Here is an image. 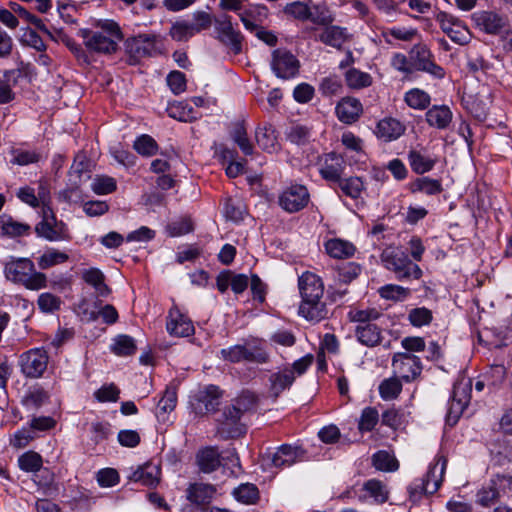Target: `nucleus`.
I'll use <instances>...</instances> for the list:
<instances>
[{
  "label": "nucleus",
  "mask_w": 512,
  "mask_h": 512,
  "mask_svg": "<svg viewBox=\"0 0 512 512\" xmlns=\"http://www.w3.org/2000/svg\"><path fill=\"white\" fill-rule=\"evenodd\" d=\"M298 287L302 302L299 314L310 321H320L327 314L326 306L321 298L324 285L319 276L312 272H304L298 279Z\"/></svg>",
  "instance_id": "1"
},
{
  "label": "nucleus",
  "mask_w": 512,
  "mask_h": 512,
  "mask_svg": "<svg viewBox=\"0 0 512 512\" xmlns=\"http://www.w3.org/2000/svg\"><path fill=\"white\" fill-rule=\"evenodd\" d=\"M97 28L79 31L86 48L95 53H114L118 48V42L123 38L119 25L115 21L104 20L97 24Z\"/></svg>",
  "instance_id": "2"
},
{
  "label": "nucleus",
  "mask_w": 512,
  "mask_h": 512,
  "mask_svg": "<svg viewBox=\"0 0 512 512\" xmlns=\"http://www.w3.org/2000/svg\"><path fill=\"white\" fill-rule=\"evenodd\" d=\"M3 272L7 280L21 284L29 290L47 287L46 275L36 271L34 263L29 258L10 256L4 264Z\"/></svg>",
  "instance_id": "3"
},
{
  "label": "nucleus",
  "mask_w": 512,
  "mask_h": 512,
  "mask_svg": "<svg viewBox=\"0 0 512 512\" xmlns=\"http://www.w3.org/2000/svg\"><path fill=\"white\" fill-rule=\"evenodd\" d=\"M252 403L251 397L243 395L224 408L221 417L217 419V433L222 439L236 438L245 432L240 419Z\"/></svg>",
  "instance_id": "4"
},
{
  "label": "nucleus",
  "mask_w": 512,
  "mask_h": 512,
  "mask_svg": "<svg viewBox=\"0 0 512 512\" xmlns=\"http://www.w3.org/2000/svg\"><path fill=\"white\" fill-rule=\"evenodd\" d=\"M380 258L383 266L392 271L399 281L418 280L422 277L421 268L413 263L408 255L399 248L388 247L384 249Z\"/></svg>",
  "instance_id": "5"
},
{
  "label": "nucleus",
  "mask_w": 512,
  "mask_h": 512,
  "mask_svg": "<svg viewBox=\"0 0 512 512\" xmlns=\"http://www.w3.org/2000/svg\"><path fill=\"white\" fill-rule=\"evenodd\" d=\"M472 381L469 378L458 380L453 386V393L446 415L448 424L454 425L459 420L471 398Z\"/></svg>",
  "instance_id": "6"
},
{
  "label": "nucleus",
  "mask_w": 512,
  "mask_h": 512,
  "mask_svg": "<svg viewBox=\"0 0 512 512\" xmlns=\"http://www.w3.org/2000/svg\"><path fill=\"white\" fill-rule=\"evenodd\" d=\"M409 58L413 71L428 73L436 79L444 78V68L434 61V55L425 44H415L409 51Z\"/></svg>",
  "instance_id": "7"
},
{
  "label": "nucleus",
  "mask_w": 512,
  "mask_h": 512,
  "mask_svg": "<svg viewBox=\"0 0 512 512\" xmlns=\"http://www.w3.org/2000/svg\"><path fill=\"white\" fill-rule=\"evenodd\" d=\"M48 354L43 348H33L19 357L21 372L28 378H39L47 369Z\"/></svg>",
  "instance_id": "8"
},
{
  "label": "nucleus",
  "mask_w": 512,
  "mask_h": 512,
  "mask_svg": "<svg viewBox=\"0 0 512 512\" xmlns=\"http://www.w3.org/2000/svg\"><path fill=\"white\" fill-rule=\"evenodd\" d=\"M221 391L215 385H208L190 397V406L195 415L203 416L216 411L220 404Z\"/></svg>",
  "instance_id": "9"
},
{
  "label": "nucleus",
  "mask_w": 512,
  "mask_h": 512,
  "mask_svg": "<svg viewBox=\"0 0 512 512\" xmlns=\"http://www.w3.org/2000/svg\"><path fill=\"white\" fill-rule=\"evenodd\" d=\"M379 313L376 310L358 311L354 315V321L365 322L366 320L377 319ZM358 341L368 347H373L380 342V329L373 323H363L356 327Z\"/></svg>",
  "instance_id": "10"
},
{
  "label": "nucleus",
  "mask_w": 512,
  "mask_h": 512,
  "mask_svg": "<svg viewBox=\"0 0 512 512\" xmlns=\"http://www.w3.org/2000/svg\"><path fill=\"white\" fill-rule=\"evenodd\" d=\"M216 38L226 46H229L234 54L242 51L243 36L239 30H236L232 24L231 16L222 15L214 20Z\"/></svg>",
  "instance_id": "11"
},
{
  "label": "nucleus",
  "mask_w": 512,
  "mask_h": 512,
  "mask_svg": "<svg viewBox=\"0 0 512 512\" xmlns=\"http://www.w3.org/2000/svg\"><path fill=\"white\" fill-rule=\"evenodd\" d=\"M390 489L380 479L371 478L363 482L358 490L357 499L363 504L382 505L389 500Z\"/></svg>",
  "instance_id": "12"
},
{
  "label": "nucleus",
  "mask_w": 512,
  "mask_h": 512,
  "mask_svg": "<svg viewBox=\"0 0 512 512\" xmlns=\"http://www.w3.org/2000/svg\"><path fill=\"white\" fill-rule=\"evenodd\" d=\"M442 31L455 43L465 45L470 41V32L467 26L455 16L446 12H439L436 16Z\"/></svg>",
  "instance_id": "13"
},
{
  "label": "nucleus",
  "mask_w": 512,
  "mask_h": 512,
  "mask_svg": "<svg viewBox=\"0 0 512 512\" xmlns=\"http://www.w3.org/2000/svg\"><path fill=\"white\" fill-rule=\"evenodd\" d=\"M299 66V61L290 51L276 49L272 52L271 68L277 77L293 78L298 74Z\"/></svg>",
  "instance_id": "14"
},
{
  "label": "nucleus",
  "mask_w": 512,
  "mask_h": 512,
  "mask_svg": "<svg viewBox=\"0 0 512 512\" xmlns=\"http://www.w3.org/2000/svg\"><path fill=\"white\" fill-rule=\"evenodd\" d=\"M310 199L307 188L303 185H291L279 196V205L287 212L294 213L307 206Z\"/></svg>",
  "instance_id": "15"
},
{
  "label": "nucleus",
  "mask_w": 512,
  "mask_h": 512,
  "mask_svg": "<svg viewBox=\"0 0 512 512\" xmlns=\"http://www.w3.org/2000/svg\"><path fill=\"white\" fill-rule=\"evenodd\" d=\"M394 373L406 382L414 380L422 370L420 359L408 353H396L392 360Z\"/></svg>",
  "instance_id": "16"
},
{
  "label": "nucleus",
  "mask_w": 512,
  "mask_h": 512,
  "mask_svg": "<svg viewBox=\"0 0 512 512\" xmlns=\"http://www.w3.org/2000/svg\"><path fill=\"white\" fill-rule=\"evenodd\" d=\"M437 465L431 467L424 478L415 479L408 487L410 499L420 500L423 494H434L441 485V478L436 476Z\"/></svg>",
  "instance_id": "17"
},
{
  "label": "nucleus",
  "mask_w": 512,
  "mask_h": 512,
  "mask_svg": "<svg viewBox=\"0 0 512 512\" xmlns=\"http://www.w3.org/2000/svg\"><path fill=\"white\" fill-rule=\"evenodd\" d=\"M167 332L175 337H188L194 334V325L188 316L183 314L178 307L169 310L166 321Z\"/></svg>",
  "instance_id": "18"
},
{
  "label": "nucleus",
  "mask_w": 512,
  "mask_h": 512,
  "mask_svg": "<svg viewBox=\"0 0 512 512\" xmlns=\"http://www.w3.org/2000/svg\"><path fill=\"white\" fill-rule=\"evenodd\" d=\"M304 457V451L298 446L281 445L273 454L264 458L267 464L276 468L289 467Z\"/></svg>",
  "instance_id": "19"
},
{
  "label": "nucleus",
  "mask_w": 512,
  "mask_h": 512,
  "mask_svg": "<svg viewBox=\"0 0 512 512\" xmlns=\"http://www.w3.org/2000/svg\"><path fill=\"white\" fill-rule=\"evenodd\" d=\"M35 232L39 237L51 242L61 241L68 237L66 224L62 221H57V219L50 221L48 219L41 220L36 225Z\"/></svg>",
  "instance_id": "20"
},
{
  "label": "nucleus",
  "mask_w": 512,
  "mask_h": 512,
  "mask_svg": "<svg viewBox=\"0 0 512 512\" xmlns=\"http://www.w3.org/2000/svg\"><path fill=\"white\" fill-rule=\"evenodd\" d=\"M160 467L157 464L148 462L139 466L129 476V480L138 482L145 486H155L160 480Z\"/></svg>",
  "instance_id": "21"
},
{
  "label": "nucleus",
  "mask_w": 512,
  "mask_h": 512,
  "mask_svg": "<svg viewBox=\"0 0 512 512\" xmlns=\"http://www.w3.org/2000/svg\"><path fill=\"white\" fill-rule=\"evenodd\" d=\"M127 47L136 58L151 56L156 50L155 36L149 34L137 35L128 40Z\"/></svg>",
  "instance_id": "22"
},
{
  "label": "nucleus",
  "mask_w": 512,
  "mask_h": 512,
  "mask_svg": "<svg viewBox=\"0 0 512 512\" xmlns=\"http://www.w3.org/2000/svg\"><path fill=\"white\" fill-rule=\"evenodd\" d=\"M294 381V373L288 367L274 372L269 376V393L277 398L283 391L289 389Z\"/></svg>",
  "instance_id": "23"
},
{
  "label": "nucleus",
  "mask_w": 512,
  "mask_h": 512,
  "mask_svg": "<svg viewBox=\"0 0 512 512\" xmlns=\"http://www.w3.org/2000/svg\"><path fill=\"white\" fill-rule=\"evenodd\" d=\"M405 132V125L399 120L386 117L380 120L376 127V135L384 141H393L398 139Z\"/></svg>",
  "instance_id": "24"
},
{
  "label": "nucleus",
  "mask_w": 512,
  "mask_h": 512,
  "mask_svg": "<svg viewBox=\"0 0 512 512\" xmlns=\"http://www.w3.org/2000/svg\"><path fill=\"white\" fill-rule=\"evenodd\" d=\"M429 126L437 129H446L450 125L453 114L446 105H434L425 114Z\"/></svg>",
  "instance_id": "25"
},
{
  "label": "nucleus",
  "mask_w": 512,
  "mask_h": 512,
  "mask_svg": "<svg viewBox=\"0 0 512 512\" xmlns=\"http://www.w3.org/2000/svg\"><path fill=\"white\" fill-rule=\"evenodd\" d=\"M475 21L481 29L490 34L499 33L506 24L505 18L490 11L475 14Z\"/></svg>",
  "instance_id": "26"
},
{
  "label": "nucleus",
  "mask_w": 512,
  "mask_h": 512,
  "mask_svg": "<svg viewBox=\"0 0 512 512\" xmlns=\"http://www.w3.org/2000/svg\"><path fill=\"white\" fill-rule=\"evenodd\" d=\"M343 171L344 160L342 156L336 153H329L325 156L324 162L320 168V173L323 178L331 181L339 180Z\"/></svg>",
  "instance_id": "27"
},
{
  "label": "nucleus",
  "mask_w": 512,
  "mask_h": 512,
  "mask_svg": "<svg viewBox=\"0 0 512 512\" xmlns=\"http://www.w3.org/2000/svg\"><path fill=\"white\" fill-rule=\"evenodd\" d=\"M371 464L377 470L385 473L396 472L399 467V461L393 452L379 450L371 456Z\"/></svg>",
  "instance_id": "28"
},
{
  "label": "nucleus",
  "mask_w": 512,
  "mask_h": 512,
  "mask_svg": "<svg viewBox=\"0 0 512 512\" xmlns=\"http://www.w3.org/2000/svg\"><path fill=\"white\" fill-rule=\"evenodd\" d=\"M216 489L213 485L193 483L187 488V499L196 505L208 504L214 496Z\"/></svg>",
  "instance_id": "29"
},
{
  "label": "nucleus",
  "mask_w": 512,
  "mask_h": 512,
  "mask_svg": "<svg viewBox=\"0 0 512 512\" xmlns=\"http://www.w3.org/2000/svg\"><path fill=\"white\" fill-rule=\"evenodd\" d=\"M352 281V266L351 263L347 265H336L335 275L332 289L339 297L346 295L349 292V285Z\"/></svg>",
  "instance_id": "30"
},
{
  "label": "nucleus",
  "mask_w": 512,
  "mask_h": 512,
  "mask_svg": "<svg viewBox=\"0 0 512 512\" xmlns=\"http://www.w3.org/2000/svg\"><path fill=\"white\" fill-rule=\"evenodd\" d=\"M408 160L411 169L417 174H424L431 171L437 159L421 150H411L408 153Z\"/></svg>",
  "instance_id": "31"
},
{
  "label": "nucleus",
  "mask_w": 512,
  "mask_h": 512,
  "mask_svg": "<svg viewBox=\"0 0 512 512\" xmlns=\"http://www.w3.org/2000/svg\"><path fill=\"white\" fill-rule=\"evenodd\" d=\"M268 16V9L263 5L250 7L239 14L244 27L249 31H254L261 27L260 23Z\"/></svg>",
  "instance_id": "32"
},
{
  "label": "nucleus",
  "mask_w": 512,
  "mask_h": 512,
  "mask_svg": "<svg viewBox=\"0 0 512 512\" xmlns=\"http://www.w3.org/2000/svg\"><path fill=\"white\" fill-rule=\"evenodd\" d=\"M326 253L334 259H347L352 255V244L340 238H330L324 243Z\"/></svg>",
  "instance_id": "33"
},
{
  "label": "nucleus",
  "mask_w": 512,
  "mask_h": 512,
  "mask_svg": "<svg viewBox=\"0 0 512 512\" xmlns=\"http://www.w3.org/2000/svg\"><path fill=\"white\" fill-rule=\"evenodd\" d=\"M255 138L258 146L268 153H273L278 149L277 136L272 126L257 128Z\"/></svg>",
  "instance_id": "34"
},
{
  "label": "nucleus",
  "mask_w": 512,
  "mask_h": 512,
  "mask_svg": "<svg viewBox=\"0 0 512 512\" xmlns=\"http://www.w3.org/2000/svg\"><path fill=\"white\" fill-rule=\"evenodd\" d=\"M243 347L244 361L258 364L267 363L269 361V354L264 349L260 340L247 341L245 344H243Z\"/></svg>",
  "instance_id": "35"
},
{
  "label": "nucleus",
  "mask_w": 512,
  "mask_h": 512,
  "mask_svg": "<svg viewBox=\"0 0 512 512\" xmlns=\"http://www.w3.org/2000/svg\"><path fill=\"white\" fill-rule=\"evenodd\" d=\"M412 193H423L428 196L440 194L443 191L442 183L438 179L420 177L410 184Z\"/></svg>",
  "instance_id": "36"
},
{
  "label": "nucleus",
  "mask_w": 512,
  "mask_h": 512,
  "mask_svg": "<svg viewBox=\"0 0 512 512\" xmlns=\"http://www.w3.org/2000/svg\"><path fill=\"white\" fill-rule=\"evenodd\" d=\"M1 229L2 233L9 237L29 235L31 231L30 225L19 222L9 215L1 216Z\"/></svg>",
  "instance_id": "37"
},
{
  "label": "nucleus",
  "mask_w": 512,
  "mask_h": 512,
  "mask_svg": "<svg viewBox=\"0 0 512 512\" xmlns=\"http://www.w3.org/2000/svg\"><path fill=\"white\" fill-rule=\"evenodd\" d=\"M197 463L204 473L215 471L220 465L219 453L215 448L208 447L197 454Z\"/></svg>",
  "instance_id": "38"
},
{
  "label": "nucleus",
  "mask_w": 512,
  "mask_h": 512,
  "mask_svg": "<svg viewBox=\"0 0 512 512\" xmlns=\"http://www.w3.org/2000/svg\"><path fill=\"white\" fill-rule=\"evenodd\" d=\"M82 279L92 287L99 296L105 297L109 294L110 290L104 283L105 276L97 268L86 269L82 272Z\"/></svg>",
  "instance_id": "39"
},
{
  "label": "nucleus",
  "mask_w": 512,
  "mask_h": 512,
  "mask_svg": "<svg viewBox=\"0 0 512 512\" xmlns=\"http://www.w3.org/2000/svg\"><path fill=\"white\" fill-rule=\"evenodd\" d=\"M168 116L181 122H192L197 118L196 112L186 102H174L167 107Z\"/></svg>",
  "instance_id": "40"
},
{
  "label": "nucleus",
  "mask_w": 512,
  "mask_h": 512,
  "mask_svg": "<svg viewBox=\"0 0 512 512\" xmlns=\"http://www.w3.org/2000/svg\"><path fill=\"white\" fill-rule=\"evenodd\" d=\"M319 39L330 46L341 48L347 39L346 30L338 26H329L324 28L319 34Z\"/></svg>",
  "instance_id": "41"
},
{
  "label": "nucleus",
  "mask_w": 512,
  "mask_h": 512,
  "mask_svg": "<svg viewBox=\"0 0 512 512\" xmlns=\"http://www.w3.org/2000/svg\"><path fill=\"white\" fill-rule=\"evenodd\" d=\"M404 101L412 109L424 110L430 105L431 97L424 90L413 88L405 93Z\"/></svg>",
  "instance_id": "42"
},
{
  "label": "nucleus",
  "mask_w": 512,
  "mask_h": 512,
  "mask_svg": "<svg viewBox=\"0 0 512 512\" xmlns=\"http://www.w3.org/2000/svg\"><path fill=\"white\" fill-rule=\"evenodd\" d=\"M378 293L385 300L404 301L411 295V290L396 284H386L378 289Z\"/></svg>",
  "instance_id": "43"
},
{
  "label": "nucleus",
  "mask_w": 512,
  "mask_h": 512,
  "mask_svg": "<svg viewBox=\"0 0 512 512\" xmlns=\"http://www.w3.org/2000/svg\"><path fill=\"white\" fill-rule=\"evenodd\" d=\"M231 138L245 155L253 154L254 148L247 136V131L243 123L238 122L234 125L231 131Z\"/></svg>",
  "instance_id": "44"
},
{
  "label": "nucleus",
  "mask_w": 512,
  "mask_h": 512,
  "mask_svg": "<svg viewBox=\"0 0 512 512\" xmlns=\"http://www.w3.org/2000/svg\"><path fill=\"white\" fill-rule=\"evenodd\" d=\"M407 320L416 328L427 326L433 320V312L426 307L412 308L408 312Z\"/></svg>",
  "instance_id": "45"
},
{
  "label": "nucleus",
  "mask_w": 512,
  "mask_h": 512,
  "mask_svg": "<svg viewBox=\"0 0 512 512\" xmlns=\"http://www.w3.org/2000/svg\"><path fill=\"white\" fill-rule=\"evenodd\" d=\"M68 259L69 256L65 252L50 248L38 258V266L41 269H48L52 266L62 264Z\"/></svg>",
  "instance_id": "46"
},
{
  "label": "nucleus",
  "mask_w": 512,
  "mask_h": 512,
  "mask_svg": "<svg viewBox=\"0 0 512 512\" xmlns=\"http://www.w3.org/2000/svg\"><path fill=\"white\" fill-rule=\"evenodd\" d=\"M233 496L237 501L249 505L254 504L258 500L259 491L256 485L245 483L234 489Z\"/></svg>",
  "instance_id": "47"
},
{
  "label": "nucleus",
  "mask_w": 512,
  "mask_h": 512,
  "mask_svg": "<svg viewBox=\"0 0 512 512\" xmlns=\"http://www.w3.org/2000/svg\"><path fill=\"white\" fill-rule=\"evenodd\" d=\"M133 148L138 154L150 157L157 153L158 144L150 135L143 134L136 138Z\"/></svg>",
  "instance_id": "48"
},
{
  "label": "nucleus",
  "mask_w": 512,
  "mask_h": 512,
  "mask_svg": "<svg viewBox=\"0 0 512 512\" xmlns=\"http://www.w3.org/2000/svg\"><path fill=\"white\" fill-rule=\"evenodd\" d=\"M18 464L21 470L36 473L41 470L43 461L38 453L29 451L19 457Z\"/></svg>",
  "instance_id": "49"
},
{
  "label": "nucleus",
  "mask_w": 512,
  "mask_h": 512,
  "mask_svg": "<svg viewBox=\"0 0 512 512\" xmlns=\"http://www.w3.org/2000/svg\"><path fill=\"white\" fill-rule=\"evenodd\" d=\"M112 351L119 356H129L136 352L134 339L128 335H119L114 339Z\"/></svg>",
  "instance_id": "50"
},
{
  "label": "nucleus",
  "mask_w": 512,
  "mask_h": 512,
  "mask_svg": "<svg viewBox=\"0 0 512 512\" xmlns=\"http://www.w3.org/2000/svg\"><path fill=\"white\" fill-rule=\"evenodd\" d=\"M11 9L18 14L19 17L25 19L27 22L34 25L40 31L46 33L53 38L52 31L44 24L43 20L35 16L34 14L27 11L24 7L17 3L11 4Z\"/></svg>",
  "instance_id": "51"
},
{
  "label": "nucleus",
  "mask_w": 512,
  "mask_h": 512,
  "mask_svg": "<svg viewBox=\"0 0 512 512\" xmlns=\"http://www.w3.org/2000/svg\"><path fill=\"white\" fill-rule=\"evenodd\" d=\"M402 390V384L396 377L385 379L379 385V393L383 400L397 398Z\"/></svg>",
  "instance_id": "52"
},
{
  "label": "nucleus",
  "mask_w": 512,
  "mask_h": 512,
  "mask_svg": "<svg viewBox=\"0 0 512 512\" xmlns=\"http://www.w3.org/2000/svg\"><path fill=\"white\" fill-rule=\"evenodd\" d=\"M116 188V180L106 175L96 176L91 183L92 191L98 195L110 194L114 192Z\"/></svg>",
  "instance_id": "53"
},
{
  "label": "nucleus",
  "mask_w": 512,
  "mask_h": 512,
  "mask_svg": "<svg viewBox=\"0 0 512 512\" xmlns=\"http://www.w3.org/2000/svg\"><path fill=\"white\" fill-rule=\"evenodd\" d=\"M418 35V31L415 28H405V27H392L384 30L382 32V36L387 43H391L389 40V36L401 40V41H411Z\"/></svg>",
  "instance_id": "54"
},
{
  "label": "nucleus",
  "mask_w": 512,
  "mask_h": 512,
  "mask_svg": "<svg viewBox=\"0 0 512 512\" xmlns=\"http://www.w3.org/2000/svg\"><path fill=\"white\" fill-rule=\"evenodd\" d=\"M61 303L60 297L49 292L40 294L37 300V305L43 313H53L59 310Z\"/></svg>",
  "instance_id": "55"
},
{
  "label": "nucleus",
  "mask_w": 512,
  "mask_h": 512,
  "mask_svg": "<svg viewBox=\"0 0 512 512\" xmlns=\"http://www.w3.org/2000/svg\"><path fill=\"white\" fill-rule=\"evenodd\" d=\"M213 22L212 15L205 11H196L192 14V22L189 26L194 35L211 27Z\"/></svg>",
  "instance_id": "56"
},
{
  "label": "nucleus",
  "mask_w": 512,
  "mask_h": 512,
  "mask_svg": "<svg viewBox=\"0 0 512 512\" xmlns=\"http://www.w3.org/2000/svg\"><path fill=\"white\" fill-rule=\"evenodd\" d=\"M169 35L173 40L179 42L188 41L194 36L189 26V21L186 20L176 21L173 23L170 28Z\"/></svg>",
  "instance_id": "57"
},
{
  "label": "nucleus",
  "mask_w": 512,
  "mask_h": 512,
  "mask_svg": "<svg viewBox=\"0 0 512 512\" xmlns=\"http://www.w3.org/2000/svg\"><path fill=\"white\" fill-rule=\"evenodd\" d=\"M379 420L378 411L373 407H366L361 414L358 429L361 432H369L371 431Z\"/></svg>",
  "instance_id": "58"
},
{
  "label": "nucleus",
  "mask_w": 512,
  "mask_h": 512,
  "mask_svg": "<svg viewBox=\"0 0 512 512\" xmlns=\"http://www.w3.org/2000/svg\"><path fill=\"white\" fill-rule=\"evenodd\" d=\"M13 158L11 159V163L17 164L20 166H25L29 164H33L39 161L40 156L35 151H29L24 149H15L12 151Z\"/></svg>",
  "instance_id": "59"
},
{
  "label": "nucleus",
  "mask_w": 512,
  "mask_h": 512,
  "mask_svg": "<svg viewBox=\"0 0 512 512\" xmlns=\"http://www.w3.org/2000/svg\"><path fill=\"white\" fill-rule=\"evenodd\" d=\"M177 404V392L175 388H166L163 397L158 402V409L163 413L174 410Z\"/></svg>",
  "instance_id": "60"
},
{
  "label": "nucleus",
  "mask_w": 512,
  "mask_h": 512,
  "mask_svg": "<svg viewBox=\"0 0 512 512\" xmlns=\"http://www.w3.org/2000/svg\"><path fill=\"white\" fill-rule=\"evenodd\" d=\"M499 493L494 484L484 487L477 493V503L484 507H490L495 503Z\"/></svg>",
  "instance_id": "61"
},
{
  "label": "nucleus",
  "mask_w": 512,
  "mask_h": 512,
  "mask_svg": "<svg viewBox=\"0 0 512 512\" xmlns=\"http://www.w3.org/2000/svg\"><path fill=\"white\" fill-rule=\"evenodd\" d=\"M192 231V224L189 219H181L167 225L166 232L170 237H178Z\"/></svg>",
  "instance_id": "62"
},
{
  "label": "nucleus",
  "mask_w": 512,
  "mask_h": 512,
  "mask_svg": "<svg viewBox=\"0 0 512 512\" xmlns=\"http://www.w3.org/2000/svg\"><path fill=\"white\" fill-rule=\"evenodd\" d=\"M97 481L101 487H112L119 483V474L113 468L101 469L97 473Z\"/></svg>",
  "instance_id": "63"
},
{
  "label": "nucleus",
  "mask_w": 512,
  "mask_h": 512,
  "mask_svg": "<svg viewBox=\"0 0 512 512\" xmlns=\"http://www.w3.org/2000/svg\"><path fill=\"white\" fill-rule=\"evenodd\" d=\"M120 390L114 385L102 386L95 392V397L100 402H116L119 398Z\"/></svg>",
  "instance_id": "64"
}]
</instances>
